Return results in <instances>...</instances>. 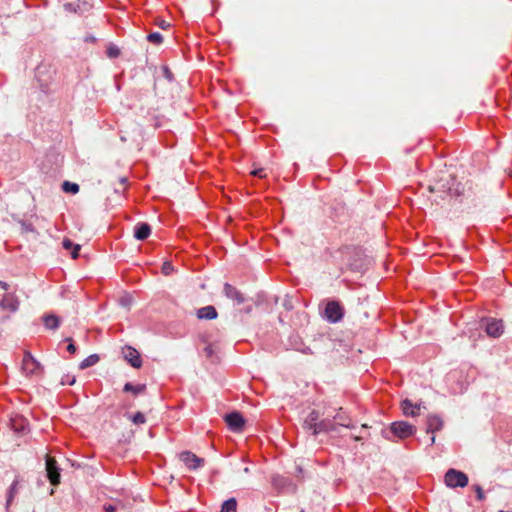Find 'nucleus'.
<instances>
[{
  "instance_id": "1",
  "label": "nucleus",
  "mask_w": 512,
  "mask_h": 512,
  "mask_svg": "<svg viewBox=\"0 0 512 512\" xmlns=\"http://www.w3.org/2000/svg\"><path fill=\"white\" fill-rule=\"evenodd\" d=\"M455 201L463 205L464 210H471L483 203L485 194L482 187L473 180L459 183L454 190Z\"/></svg>"
},
{
  "instance_id": "2",
  "label": "nucleus",
  "mask_w": 512,
  "mask_h": 512,
  "mask_svg": "<svg viewBox=\"0 0 512 512\" xmlns=\"http://www.w3.org/2000/svg\"><path fill=\"white\" fill-rule=\"evenodd\" d=\"M22 371L29 377H40L43 374L42 365L32 356L30 352H25L22 360Z\"/></svg>"
},
{
  "instance_id": "3",
  "label": "nucleus",
  "mask_w": 512,
  "mask_h": 512,
  "mask_svg": "<svg viewBox=\"0 0 512 512\" xmlns=\"http://www.w3.org/2000/svg\"><path fill=\"white\" fill-rule=\"evenodd\" d=\"M445 484L450 488L465 487L468 485V476L458 470L449 469L444 476Z\"/></svg>"
},
{
  "instance_id": "4",
  "label": "nucleus",
  "mask_w": 512,
  "mask_h": 512,
  "mask_svg": "<svg viewBox=\"0 0 512 512\" xmlns=\"http://www.w3.org/2000/svg\"><path fill=\"white\" fill-rule=\"evenodd\" d=\"M390 432L399 439H406L416 433V427L406 421H395L390 425Z\"/></svg>"
},
{
  "instance_id": "5",
  "label": "nucleus",
  "mask_w": 512,
  "mask_h": 512,
  "mask_svg": "<svg viewBox=\"0 0 512 512\" xmlns=\"http://www.w3.org/2000/svg\"><path fill=\"white\" fill-rule=\"evenodd\" d=\"M344 309L338 301H328L325 307V317L330 323L342 320Z\"/></svg>"
},
{
  "instance_id": "6",
  "label": "nucleus",
  "mask_w": 512,
  "mask_h": 512,
  "mask_svg": "<svg viewBox=\"0 0 512 512\" xmlns=\"http://www.w3.org/2000/svg\"><path fill=\"white\" fill-rule=\"evenodd\" d=\"M504 328V323L500 319L489 318L485 320L484 329L490 337H500L504 332Z\"/></svg>"
},
{
  "instance_id": "7",
  "label": "nucleus",
  "mask_w": 512,
  "mask_h": 512,
  "mask_svg": "<svg viewBox=\"0 0 512 512\" xmlns=\"http://www.w3.org/2000/svg\"><path fill=\"white\" fill-rule=\"evenodd\" d=\"M179 459L189 470H196L204 465L205 460L198 457L190 451H183L179 454Z\"/></svg>"
},
{
  "instance_id": "8",
  "label": "nucleus",
  "mask_w": 512,
  "mask_h": 512,
  "mask_svg": "<svg viewBox=\"0 0 512 512\" xmlns=\"http://www.w3.org/2000/svg\"><path fill=\"white\" fill-rule=\"evenodd\" d=\"M321 416L322 414L318 410H312L305 418L303 428L307 431H311L314 436L318 435V424L321 421Z\"/></svg>"
},
{
  "instance_id": "9",
  "label": "nucleus",
  "mask_w": 512,
  "mask_h": 512,
  "mask_svg": "<svg viewBox=\"0 0 512 512\" xmlns=\"http://www.w3.org/2000/svg\"><path fill=\"white\" fill-rule=\"evenodd\" d=\"M6 293L0 300V308L2 310H8L11 313H15L19 309L20 301L14 293Z\"/></svg>"
},
{
  "instance_id": "10",
  "label": "nucleus",
  "mask_w": 512,
  "mask_h": 512,
  "mask_svg": "<svg viewBox=\"0 0 512 512\" xmlns=\"http://www.w3.org/2000/svg\"><path fill=\"white\" fill-rule=\"evenodd\" d=\"M46 471L50 483L52 485H58L60 483L59 468L56 460L50 456H47L46 458Z\"/></svg>"
},
{
  "instance_id": "11",
  "label": "nucleus",
  "mask_w": 512,
  "mask_h": 512,
  "mask_svg": "<svg viewBox=\"0 0 512 512\" xmlns=\"http://www.w3.org/2000/svg\"><path fill=\"white\" fill-rule=\"evenodd\" d=\"M451 181L454 182L455 180L451 179ZM453 186H454V183L450 184L449 181H447V183H442V181H439L434 185H429L428 191L430 193H437V194H439V197L441 199H444L443 194H449L450 196L454 197L455 188H453Z\"/></svg>"
},
{
  "instance_id": "12",
  "label": "nucleus",
  "mask_w": 512,
  "mask_h": 512,
  "mask_svg": "<svg viewBox=\"0 0 512 512\" xmlns=\"http://www.w3.org/2000/svg\"><path fill=\"white\" fill-rule=\"evenodd\" d=\"M225 422L227 423L228 427L234 432L242 431L245 425V420L239 412H232L230 414H227L225 416Z\"/></svg>"
},
{
  "instance_id": "13",
  "label": "nucleus",
  "mask_w": 512,
  "mask_h": 512,
  "mask_svg": "<svg viewBox=\"0 0 512 512\" xmlns=\"http://www.w3.org/2000/svg\"><path fill=\"white\" fill-rule=\"evenodd\" d=\"M123 355L125 360L134 368H140L142 366V360L140 353L133 347L127 346L123 349Z\"/></svg>"
},
{
  "instance_id": "14",
  "label": "nucleus",
  "mask_w": 512,
  "mask_h": 512,
  "mask_svg": "<svg viewBox=\"0 0 512 512\" xmlns=\"http://www.w3.org/2000/svg\"><path fill=\"white\" fill-rule=\"evenodd\" d=\"M224 294L227 298L236 302L237 305H241L245 301L244 295L234 286L229 283L224 284Z\"/></svg>"
},
{
  "instance_id": "15",
  "label": "nucleus",
  "mask_w": 512,
  "mask_h": 512,
  "mask_svg": "<svg viewBox=\"0 0 512 512\" xmlns=\"http://www.w3.org/2000/svg\"><path fill=\"white\" fill-rule=\"evenodd\" d=\"M401 408L405 416L415 417L420 414L421 404H413L409 399L401 403Z\"/></svg>"
},
{
  "instance_id": "16",
  "label": "nucleus",
  "mask_w": 512,
  "mask_h": 512,
  "mask_svg": "<svg viewBox=\"0 0 512 512\" xmlns=\"http://www.w3.org/2000/svg\"><path fill=\"white\" fill-rule=\"evenodd\" d=\"M197 318L200 320H213L216 319L218 313L214 306L208 305L202 308H199L196 312Z\"/></svg>"
},
{
  "instance_id": "17",
  "label": "nucleus",
  "mask_w": 512,
  "mask_h": 512,
  "mask_svg": "<svg viewBox=\"0 0 512 512\" xmlns=\"http://www.w3.org/2000/svg\"><path fill=\"white\" fill-rule=\"evenodd\" d=\"M151 234V227L148 223H138L134 229V237L137 240H145Z\"/></svg>"
},
{
  "instance_id": "18",
  "label": "nucleus",
  "mask_w": 512,
  "mask_h": 512,
  "mask_svg": "<svg viewBox=\"0 0 512 512\" xmlns=\"http://www.w3.org/2000/svg\"><path fill=\"white\" fill-rule=\"evenodd\" d=\"M443 427L442 419L437 415H429L427 418V433H435Z\"/></svg>"
},
{
  "instance_id": "19",
  "label": "nucleus",
  "mask_w": 512,
  "mask_h": 512,
  "mask_svg": "<svg viewBox=\"0 0 512 512\" xmlns=\"http://www.w3.org/2000/svg\"><path fill=\"white\" fill-rule=\"evenodd\" d=\"M319 428V434L320 433H326L331 431H336L337 424L335 423L334 419H330L329 417H326L324 419H321V421L318 424Z\"/></svg>"
},
{
  "instance_id": "20",
  "label": "nucleus",
  "mask_w": 512,
  "mask_h": 512,
  "mask_svg": "<svg viewBox=\"0 0 512 512\" xmlns=\"http://www.w3.org/2000/svg\"><path fill=\"white\" fill-rule=\"evenodd\" d=\"M43 322L47 329L56 330L59 327L60 319L54 314L43 316Z\"/></svg>"
},
{
  "instance_id": "21",
  "label": "nucleus",
  "mask_w": 512,
  "mask_h": 512,
  "mask_svg": "<svg viewBox=\"0 0 512 512\" xmlns=\"http://www.w3.org/2000/svg\"><path fill=\"white\" fill-rule=\"evenodd\" d=\"M99 359L100 358L97 354L89 355L87 358L81 361V363L79 364V368L81 370H84L86 368L94 366L95 364L98 363Z\"/></svg>"
},
{
  "instance_id": "22",
  "label": "nucleus",
  "mask_w": 512,
  "mask_h": 512,
  "mask_svg": "<svg viewBox=\"0 0 512 512\" xmlns=\"http://www.w3.org/2000/svg\"><path fill=\"white\" fill-rule=\"evenodd\" d=\"M123 390L125 392H131L134 395H138L140 393H143L146 390V385L145 384L133 385L132 383H126L124 385Z\"/></svg>"
},
{
  "instance_id": "23",
  "label": "nucleus",
  "mask_w": 512,
  "mask_h": 512,
  "mask_svg": "<svg viewBox=\"0 0 512 512\" xmlns=\"http://www.w3.org/2000/svg\"><path fill=\"white\" fill-rule=\"evenodd\" d=\"M221 512H237V501L235 498H229L221 507Z\"/></svg>"
},
{
  "instance_id": "24",
  "label": "nucleus",
  "mask_w": 512,
  "mask_h": 512,
  "mask_svg": "<svg viewBox=\"0 0 512 512\" xmlns=\"http://www.w3.org/2000/svg\"><path fill=\"white\" fill-rule=\"evenodd\" d=\"M333 419L337 421V425L339 426L353 428V426L350 423V419L344 414L338 413L333 417Z\"/></svg>"
},
{
  "instance_id": "25",
  "label": "nucleus",
  "mask_w": 512,
  "mask_h": 512,
  "mask_svg": "<svg viewBox=\"0 0 512 512\" xmlns=\"http://www.w3.org/2000/svg\"><path fill=\"white\" fill-rule=\"evenodd\" d=\"M62 189L66 193L76 194V193L79 192V185L77 183H72V182H69V181H65L62 184Z\"/></svg>"
},
{
  "instance_id": "26",
  "label": "nucleus",
  "mask_w": 512,
  "mask_h": 512,
  "mask_svg": "<svg viewBox=\"0 0 512 512\" xmlns=\"http://www.w3.org/2000/svg\"><path fill=\"white\" fill-rule=\"evenodd\" d=\"M272 484L277 488H283L287 484V479L281 475H274L272 477Z\"/></svg>"
},
{
  "instance_id": "27",
  "label": "nucleus",
  "mask_w": 512,
  "mask_h": 512,
  "mask_svg": "<svg viewBox=\"0 0 512 512\" xmlns=\"http://www.w3.org/2000/svg\"><path fill=\"white\" fill-rule=\"evenodd\" d=\"M147 40L153 44H161L163 42V36L158 32L150 33L147 36Z\"/></svg>"
},
{
  "instance_id": "28",
  "label": "nucleus",
  "mask_w": 512,
  "mask_h": 512,
  "mask_svg": "<svg viewBox=\"0 0 512 512\" xmlns=\"http://www.w3.org/2000/svg\"><path fill=\"white\" fill-rule=\"evenodd\" d=\"M129 419L136 425L144 424L146 422L145 415L142 412H136Z\"/></svg>"
},
{
  "instance_id": "29",
  "label": "nucleus",
  "mask_w": 512,
  "mask_h": 512,
  "mask_svg": "<svg viewBox=\"0 0 512 512\" xmlns=\"http://www.w3.org/2000/svg\"><path fill=\"white\" fill-rule=\"evenodd\" d=\"M106 53L109 58H117L120 55V49L115 45H110Z\"/></svg>"
},
{
  "instance_id": "30",
  "label": "nucleus",
  "mask_w": 512,
  "mask_h": 512,
  "mask_svg": "<svg viewBox=\"0 0 512 512\" xmlns=\"http://www.w3.org/2000/svg\"><path fill=\"white\" fill-rule=\"evenodd\" d=\"M172 271H173L172 264L170 262H164L163 265H162V272H163V274L169 275V274H171Z\"/></svg>"
},
{
  "instance_id": "31",
  "label": "nucleus",
  "mask_w": 512,
  "mask_h": 512,
  "mask_svg": "<svg viewBox=\"0 0 512 512\" xmlns=\"http://www.w3.org/2000/svg\"><path fill=\"white\" fill-rule=\"evenodd\" d=\"M251 175L256 176V177H259V178H265V177H266V174H265V172H264V169H263V168L254 169V170L251 172Z\"/></svg>"
},
{
  "instance_id": "32",
  "label": "nucleus",
  "mask_w": 512,
  "mask_h": 512,
  "mask_svg": "<svg viewBox=\"0 0 512 512\" xmlns=\"http://www.w3.org/2000/svg\"><path fill=\"white\" fill-rule=\"evenodd\" d=\"M75 382H76V378L74 376H72V377L66 376L65 378L63 377L61 380L62 385H65V384L73 385V384H75Z\"/></svg>"
},
{
  "instance_id": "33",
  "label": "nucleus",
  "mask_w": 512,
  "mask_h": 512,
  "mask_svg": "<svg viewBox=\"0 0 512 512\" xmlns=\"http://www.w3.org/2000/svg\"><path fill=\"white\" fill-rule=\"evenodd\" d=\"M62 245L65 249L70 250V249L74 248L75 244L70 239L65 238V239H63Z\"/></svg>"
},
{
  "instance_id": "34",
  "label": "nucleus",
  "mask_w": 512,
  "mask_h": 512,
  "mask_svg": "<svg viewBox=\"0 0 512 512\" xmlns=\"http://www.w3.org/2000/svg\"><path fill=\"white\" fill-rule=\"evenodd\" d=\"M475 491H476V494H477V499L480 500V501L484 500L485 495H484V492H483L482 488L480 486H476L475 487Z\"/></svg>"
},
{
  "instance_id": "35",
  "label": "nucleus",
  "mask_w": 512,
  "mask_h": 512,
  "mask_svg": "<svg viewBox=\"0 0 512 512\" xmlns=\"http://www.w3.org/2000/svg\"><path fill=\"white\" fill-rule=\"evenodd\" d=\"M81 246L79 244L74 245V248H72L71 256L73 259H76L79 256Z\"/></svg>"
},
{
  "instance_id": "36",
  "label": "nucleus",
  "mask_w": 512,
  "mask_h": 512,
  "mask_svg": "<svg viewBox=\"0 0 512 512\" xmlns=\"http://www.w3.org/2000/svg\"><path fill=\"white\" fill-rule=\"evenodd\" d=\"M15 488H16V483H13V485H12V486H11V488H10L9 497H8V499H7V505H9V504H10V502H11V500H12V498H13V495H14V493H15Z\"/></svg>"
},
{
  "instance_id": "37",
  "label": "nucleus",
  "mask_w": 512,
  "mask_h": 512,
  "mask_svg": "<svg viewBox=\"0 0 512 512\" xmlns=\"http://www.w3.org/2000/svg\"><path fill=\"white\" fill-rule=\"evenodd\" d=\"M103 508H104L105 512H116V510H117V506L111 505V504H108V505L106 504V505H104Z\"/></svg>"
},
{
  "instance_id": "38",
  "label": "nucleus",
  "mask_w": 512,
  "mask_h": 512,
  "mask_svg": "<svg viewBox=\"0 0 512 512\" xmlns=\"http://www.w3.org/2000/svg\"><path fill=\"white\" fill-rule=\"evenodd\" d=\"M157 25L162 29H167L170 26V23L161 19L157 22Z\"/></svg>"
},
{
  "instance_id": "39",
  "label": "nucleus",
  "mask_w": 512,
  "mask_h": 512,
  "mask_svg": "<svg viewBox=\"0 0 512 512\" xmlns=\"http://www.w3.org/2000/svg\"><path fill=\"white\" fill-rule=\"evenodd\" d=\"M67 341L70 342L68 344V346H67V351L70 352V353H75L76 352V346L71 342L72 340L70 338H68Z\"/></svg>"
},
{
  "instance_id": "40",
  "label": "nucleus",
  "mask_w": 512,
  "mask_h": 512,
  "mask_svg": "<svg viewBox=\"0 0 512 512\" xmlns=\"http://www.w3.org/2000/svg\"><path fill=\"white\" fill-rule=\"evenodd\" d=\"M204 352L207 357H212L213 352H214L213 347L211 345L206 346L204 349Z\"/></svg>"
},
{
  "instance_id": "41",
  "label": "nucleus",
  "mask_w": 512,
  "mask_h": 512,
  "mask_svg": "<svg viewBox=\"0 0 512 512\" xmlns=\"http://www.w3.org/2000/svg\"><path fill=\"white\" fill-rule=\"evenodd\" d=\"M0 287L4 291H8L9 285L6 282L0 281Z\"/></svg>"
},
{
  "instance_id": "42",
  "label": "nucleus",
  "mask_w": 512,
  "mask_h": 512,
  "mask_svg": "<svg viewBox=\"0 0 512 512\" xmlns=\"http://www.w3.org/2000/svg\"><path fill=\"white\" fill-rule=\"evenodd\" d=\"M164 73H165L166 78H168L170 80L171 77H172V74H171V72L169 71L168 68L164 69Z\"/></svg>"
},
{
  "instance_id": "43",
  "label": "nucleus",
  "mask_w": 512,
  "mask_h": 512,
  "mask_svg": "<svg viewBox=\"0 0 512 512\" xmlns=\"http://www.w3.org/2000/svg\"><path fill=\"white\" fill-rule=\"evenodd\" d=\"M25 230H26L27 232H35V229H34L31 225H26V226H25Z\"/></svg>"
},
{
  "instance_id": "44",
  "label": "nucleus",
  "mask_w": 512,
  "mask_h": 512,
  "mask_svg": "<svg viewBox=\"0 0 512 512\" xmlns=\"http://www.w3.org/2000/svg\"><path fill=\"white\" fill-rule=\"evenodd\" d=\"M65 9L68 10V11H71L72 10V4L68 3V4H65L64 5Z\"/></svg>"
},
{
  "instance_id": "45",
  "label": "nucleus",
  "mask_w": 512,
  "mask_h": 512,
  "mask_svg": "<svg viewBox=\"0 0 512 512\" xmlns=\"http://www.w3.org/2000/svg\"><path fill=\"white\" fill-rule=\"evenodd\" d=\"M119 181H120V183H121V184H125V183H126V181H127V178H126V177H121V178L119 179Z\"/></svg>"
},
{
  "instance_id": "46",
  "label": "nucleus",
  "mask_w": 512,
  "mask_h": 512,
  "mask_svg": "<svg viewBox=\"0 0 512 512\" xmlns=\"http://www.w3.org/2000/svg\"><path fill=\"white\" fill-rule=\"evenodd\" d=\"M382 434H383V436H384L386 439L390 440V437L386 434V432H385V431H383V432H382Z\"/></svg>"
},
{
  "instance_id": "47",
  "label": "nucleus",
  "mask_w": 512,
  "mask_h": 512,
  "mask_svg": "<svg viewBox=\"0 0 512 512\" xmlns=\"http://www.w3.org/2000/svg\"><path fill=\"white\" fill-rule=\"evenodd\" d=\"M435 443V436H432L431 437V445H433Z\"/></svg>"
},
{
  "instance_id": "48",
  "label": "nucleus",
  "mask_w": 512,
  "mask_h": 512,
  "mask_svg": "<svg viewBox=\"0 0 512 512\" xmlns=\"http://www.w3.org/2000/svg\"><path fill=\"white\" fill-rule=\"evenodd\" d=\"M88 40L89 41H94L95 39H94V37H88V38H86V41H88Z\"/></svg>"
},
{
  "instance_id": "49",
  "label": "nucleus",
  "mask_w": 512,
  "mask_h": 512,
  "mask_svg": "<svg viewBox=\"0 0 512 512\" xmlns=\"http://www.w3.org/2000/svg\"><path fill=\"white\" fill-rule=\"evenodd\" d=\"M297 470H298L299 474H302L303 471H302L301 467H297Z\"/></svg>"
},
{
  "instance_id": "50",
  "label": "nucleus",
  "mask_w": 512,
  "mask_h": 512,
  "mask_svg": "<svg viewBox=\"0 0 512 512\" xmlns=\"http://www.w3.org/2000/svg\"><path fill=\"white\" fill-rule=\"evenodd\" d=\"M243 471H244V473H249V471H250V470H249V468H248V467H246V468H244V470H243Z\"/></svg>"
},
{
  "instance_id": "51",
  "label": "nucleus",
  "mask_w": 512,
  "mask_h": 512,
  "mask_svg": "<svg viewBox=\"0 0 512 512\" xmlns=\"http://www.w3.org/2000/svg\"><path fill=\"white\" fill-rule=\"evenodd\" d=\"M360 439H361V438H360L359 436H355V437H354V440H355V441H359Z\"/></svg>"
},
{
  "instance_id": "52",
  "label": "nucleus",
  "mask_w": 512,
  "mask_h": 512,
  "mask_svg": "<svg viewBox=\"0 0 512 512\" xmlns=\"http://www.w3.org/2000/svg\"><path fill=\"white\" fill-rule=\"evenodd\" d=\"M432 202L436 203V204H439V201L437 199H434Z\"/></svg>"
}]
</instances>
